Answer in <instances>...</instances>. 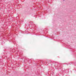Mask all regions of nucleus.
Segmentation results:
<instances>
[{
  "label": "nucleus",
  "instance_id": "obj_1",
  "mask_svg": "<svg viewBox=\"0 0 76 76\" xmlns=\"http://www.w3.org/2000/svg\"><path fill=\"white\" fill-rule=\"evenodd\" d=\"M15 49H13L12 50V52H13L14 53H15Z\"/></svg>",
  "mask_w": 76,
  "mask_h": 76
},
{
  "label": "nucleus",
  "instance_id": "obj_2",
  "mask_svg": "<svg viewBox=\"0 0 76 76\" xmlns=\"http://www.w3.org/2000/svg\"><path fill=\"white\" fill-rule=\"evenodd\" d=\"M1 1H3V2H4V1L3 0H2Z\"/></svg>",
  "mask_w": 76,
  "mask_h": 76
},
{
  "label": "nucleus",
  "instance_id": "obj_3",
  "mask_svg": "<svg viewBox=\"0 0 76 76\" xmlns=\"http://www.w3.org/2000/svg\"><path fill=\"white\" fill-rule=\"evenodd\" d=\"M69 64H72V63H71Z\"/></svg>",
  "mask_w": 76,
  "mask_h": 76
},
{
  "label": "nucleus",
  "instance_id": "obj_4",
  "mask_svg": "<svg viewBox=\"0 0 76 76\" xmlns=\"http://www.w3.org/2000/svg\"><path fill=\"white\" fill-rule=\"evenodd\" d=\"M34 26H36V25H35V24H33Z\"/></svg>",
  "mask_w": 76,
  "mask_h": 76
},
{
  "label": "nucleus",
  "instance_id": "obj_5",
  "mask_svg": "<svg viewBox=\"0 0 76 76\" xmlns=\"http://www.w3.org/2000/svg\"><path fill=\"white\" fill-rule=\"evenodd\" d=\"M11 42V41H10V42Z\"/></svg>",
  "mask_w": 76,
  "mask_h": 76
},
{
  "label": "nucleus",
  "instance_id": "obj_6",
  "mask_svg": "<svg viewBox=\"0 0 76 76\" xmlns=\"http://www.w3.org/2000/svg\"><path fill=\"white\" fill-rule=\"evenodd\" d=\"M64 0H63L64 1Z\"/></svg>",
  "mask_w": 76,
  "mask_h": 76
},
{
  "label": "nucleus",
  "instance_id": "obj_7",
  "mask_svg": "<svg viewBox=\"0 0 76 76\" xmlns=\"http://www.w3.org/2000/svg\"><path fill=\"white\" fill-rule=\"evenodd\" d=\"M2 3H3V2H2Z\"/></svg>",
  "mask_w": 76,
  "mask_h": 76
}]
</instances>
